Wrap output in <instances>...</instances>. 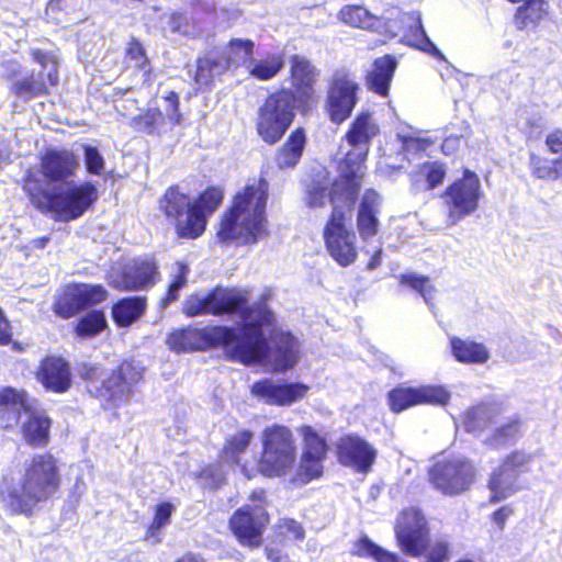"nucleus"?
I'll list each match as a JSON object with an SVG mask.
<instances>
[{
	"label": "nucleus",
	"mask_w": 562,
	"mask_h": 562,
	"mask_svg": "<svg viewBox=\"0 0 562 562\" xmlns=\"http://www.w3.org/2000/svg\"><path fill=\"white\" fill-rule=\"evenodd\" d=\"M262 453L258 470L266 476L286 475L296 461V446L292 431L283 425H271L261 435Z\"/></svg>",
	"instance_id": "nucleus-10"
},
{
	"label": "nucleus",
	"mask_w": 562,
	"mask_h": 562,
	"mask_svg": "<svg viewBox=\"0 0 562 562\" xmlns=\"http://www.w3.org/2000/svg\"><path fill=\"white\" fill-rule=\"evenodd\" d=\"M446 177V168L438 161H426L419 166V170L412 176L413 188L416 191L431 190Z\"/></svg>",
	"instance_id": "nucleus-38"
},
{
	"label": "nucleus",
	"mask_w": 562,
	"mask_h": 562,
	"mask_svg": "<svg viewBox=\"0 0 562 562\" xmlns=\"http://www.w3.org/2000/svg\"><path fill=\"white\" fill-rule=\"evenodd\" d=\"M22 432L31 447H44L49 440L50 419L42 411L33 408L24 392L12 387L0 392V418L5 428L15 426L22 418Z\"/></svg>",
	"instance_id": "nucleus-8"
},
{
	"label": "nucleus",
	"mask_w": 562,
	"mask_h": 562,
	"mask_svg": "<svg viewBox=\"0 0 562 562\" xmlns=\"http://www.w3.org/2000/svg\"><path fill=\"white\" fill-rule=\"evenodd\" d=\"M105 297L106 291L100 284H74L57 297L54 312L63 318H69L90 305L101 303Z\"/></svg>",
	"instance_id": "nucleus-20"
},
{
	"label": "nucleus",
	"mask_w": 562,
	"mask_h": 562,
	"mask_svg": "<svg viewBox=\"0 0 562 562\" xmlns=\"http://www.w3.org/2000/svg\"><path fill=\"white\" fill-rule=\"evenodd\" d=\"M401 283L406 284L414 291L418 292L423 296L425 303L428 306L434 307L432 301L435 299L436 289L428 277L413 272L405 273L401 276Z\"/></svg>",
	"instance_id": "nucleus-42"
},
{
	"label": "nucleus",
	"mask_w": 562,
	"mask_h": 562,
	"mask_svg": "<svg viewBox=\"0 0 562 562\" xmlns=\"http://www.w3.org/2000/svg\"><path fill=\"white\" fill-rule=\"evenodd\" d=\"M514 515V508L512 505H505L495 510L491 519L497 526L499 530H504L506 521Z\"/></svg>",
	"instance_id": "nucleus-56"
},
{
	"label": "nucleus",
	"mask_w": 562,
	"mask_h": 562,
	"mask_svg": "<svg viewBox=\"0 0 562 562\" xmlns=\"http://www.w3.org/2000/svg\"><path fill=\"white\" fill-rule=\"evenodd\" d=\"M299 101L291 90H280L270 94L259 108L257 131L269 144L277 143L286 132L294 119Z\"/></svg>",
	"instance_id": "nucleus-11"
},
{
	"label": "nucleus",
	"mask_w": 562,
	"mask_h": 562,
	"mask_svg": "<svg viewBox=\"0 0 562 562\" xmlns=\"http://www.w3.org/2000/svg\"><path fill=\"white\" fill-rule=\"evenodd\" d=\"M254 43L250 40L233 38L227 53L211 52L198 59L195 82L206 87L224 74L232 64L245 63L252 54Z\"/></svg>",
	"instance_id": "nucleus-13"
},
{
	"label": "nucleus",
	"mask_w": 562,
	"mask_h": 562,
	"mask_svg": "<svg viewBox=\"0 0 562 562\" xmlns=\"http://www.w3.org/2000/svg\"><path fill=\"white\" fill-rule=\"evenodd\" d=\"M396 138L401 143L402 153L408 161L415 156L422 155L430 146L428 139L416 136V133L411 128L397 131Z\"/></svg>",
	"instance_id": "nucleus-40"
},
{
	"label": "nucleus",
	"mask_w": 562,
	"mask_h": 562,
	"mask_svg": "<svg viewBox=\"0 0 562 562\" xmlns=\"http://www.w3.org/2000/svg\"><path fill=\"white\" fill-rule=\"evenodd\" d=\"M339 18L345 24L370 32L384 29L385 35H397L398 32L402 35H427L419 12H402L396 7L379 16L362 5H346L340 10Z\"/></svg>",
	"instance_id": "nucleus-9"
},
{
	"label": "nucleus",
	"mask_w": 562,
	"mask_h": 562,
	"mask_svg": "<svg viewBox=\"0 0 562 562\" xmlns=\"http://www.w3.org/2000/svg\"><path fill=\"white\" fill-rule=\"evenodd\" d=\"M246 329L214 326L210 328H184L171 333L167 344L169 348L180 351L200 350L212 346H224L233 360L249 364L270 361L278 370H288L297 361V341L290 333H274L270 341L263 331L252 325Z\"/></svg>",
	"instance_id": "nucleus-1"
},
{
	"label": "nucleus",
	"mask_w": 562,
	"mask_h": 562,
	"mask_svg": "<svg viewBox=\"0 0 562 562\" xmlns=\"http://www.w3.org/2000/svg\"><path fill=\"white\" fill-rule=\"evenodd\" d=\"M65 5L66 0H49L45 10L46 16L57 23L61 22L58 15L64 11Z\"/></svg>",
	"instance_id": "nucleus-58"
},
{
	"label": "nucleus",
	"mask_w": 562,
	"mask_h": 562,
	"mask_svg": "<svg viewBox=\"0 0 562 562\" xmlns=\"http://www.w3.org/2000/svg\"><path fill=\"white\" fill-rule=\"evenodd\" d=\"M144 368L139 362L124 361L108 378L102 379L98 364L82 363L79 375L88 382V392L106 404L117 407L133 395V387L140 381Z\"/></svg>",
	"instance_id": "nucleus-7"
},
{
	"label": "nucleus",
	"mask_w": 562,
	"mask_h": 562,
	"mask_svg": "<svg viewBox=\"0 0 562 562\" xmlns=\"http://www.w3.org/2000/svg\"><path fill=\"white\" fill-rule=\"evenodd\" d=\"M355 176L348 172L346 179L333 183L329 190L327 184L313 183L307 191V204L311 207H322L327 201L335 204L338 200L352 203L358 193Z\"/></svg>",
	"instance_id": "nucleus-25"
},
{
	"label": "nucleus",
	"mask_w": 562,
	"mask_h": 562,
	"mask_svg": "<svg viewBox=\"0 0 562 562\" xmlns=\"http://www.w3.org/2000/svg\"><path fill=\"white\" fill-rule=\"evenodd\" d=\"M12 340L10 322L0 308V345H8Z\"/></svg>",
	"instance_id": "nucleus-60"
},
{
	"label": "nucleus",
	"mask_w": 562,
	"mask_h": 562,
	"mask_svg": "<svg viewBox=\"0 0 562 562\" xmlns=\"http://www.w3.org/2000/svg\"><path fill=\"white\" fill-rule=\"evenodd\" d=\"M183 312L190 317L237 313L240 317V326L237 329L250 326L247 317L252 321L254 327L263 334L267 331L271 336L274 333H282L274 327L273 313L265 302L249 306L246 295L236 289L216 288L205 296L191 295L183 303Z\"/></svg>",
	"instance_id": "nucleus-5"
},
{
	"label": "nucleus",
	"mask_w": 562,
	"mask_h": 562,
	"mask_svg": "<svg viewBox=\"0 0 562 562\" xmlns=\"http://www.w3.org/2000/svg\"><path fill=\"white\" fill-rule=\"evenodd\" d=\"M324 239L330 256L340 266L348 267L357 258L356 235L345 225V213L335 205L324 229Z\"/></svg>",
	"instance_id": "nucleus-15"
},
{
	"label": "nucleus",
	"mask_w": 562,
	"mask_h": 562,
	"mask_svg": "<svg viewBox=\"0 0 562 562\" xmlns=\"http://www.w3.org/2000/svg\"><path fill=\"white\" fill-rule=\"evenodd\" d=\"M77 156L67 148H48L41 155L40 171L50 183H60L48 189L37 173L29 172L23 189L31 203L38 210L52 211L63 221L80 217L97 200L98 192L90 182L81 184L69 180L77 168Z\"/></svg>",
	"instance_id": "nucleus-2"
},
{
	"label": "nucleus",
	"mask_w": 562,
	"mask_h": 562,
	"mask_svg": "<svg viewBox=\"0 0 562 562\" xmlns=\"http://www.w3.org/2000/svg\"><path fill=\"white\" fill-rule=\"evenodd\" d=\"M548 3L544 0H524L515 14V24L519 31L535 26L546 14Z\"/></svg>",
	"instance_id": "nucleus-39"
},
{
	"label": "nucleus",
	"mask_w": 562,
	"mask_h": 562,
	"mask_svg": "<svg viewBox=\"0 0 562 562\" xmlns=\"http://www.w3.org/2000/svg\"><path fill=\"white\" fill-rule=\"evenodd\" d=\"M546 145L553 154L562 153V130H555L546 137Z\"/></svg>",
	"instance_id": "nucleus-57"
},
{
	"label": "nucleus",
	"mask_w": 562,
	"mask_h": 562,
	"mask_svg": "<svg viewBox=\"0 0 562 562\" xmlns=\"http://www.w3.org/2000/svg\"><path fill=\"white\" fill-rule=\"evenodd\" d=\"M106 326L104 313L101 311H91L82 316L76 327L78 336L87 337L100 333Z\"/></svg>",
	"instance_id": "nucleus-44"
},
{
	"label": "nucleus",
	"mask_w": 562,
	"mask_h": 562,
	"mask_svg": "<svg viewBox=\"0 0 562 562\" xmlns=\"http://www.w3.org/2000/svg\"><path fill=\"white\" fill-rule=\"evenodd\" d=\"M403 42L409 46H413L439 60L446 61L443 54L440 49L430 41V37H403Z\"/></svg>",
	"instance_id": "nucleus-50"
},
{
	"label": "nucleus",
	"mask_w": 562,
	"mask_h": 562,
	"mask_svg": "<svg viewBox=\"0 0 562 562\" xmlns=\"http://www.w3.org/2000/svg\"><path fill=\"white\" fill-rule=\"evenodd\" d=\"M379 206L380 195L373 190H367L361 198L357 212V229L361 240L366 244L363 247L366 254L371 252L368 246L379 232Z\"/></svg>",
	"instance_id": "nucleus-26"
},
{
	"label": "nucleus",
	"mask_w": 562,
	"mask_h": 562,
	"mask_svg": "<svg viewBox=\"0 0 562 562\" xmlns=\"http://www.w3.org/2000/svg\"><path fill=\"white\" fill-rule=\"evenodd\" d=\"M252 438V431L247 429L238 430L226 438L221 453L223 463L233 467L235 470L239 469L247 479H251L254 476L255 469H249L246 464H243L241 456L246 452Z\"/></svg>",
	"instance_id": "nucleus-29"
},
{
	"label": "nucleus",
	"mask_w": 562,
	"mask_h": 562,
	"mask_svg": "<svg viewBox=\"0 0 562 562\" xmlns=\"http://www.w3.org/2000/svg\"><path fill=\"white\" fill-rule=\"evenodd\" d=\"M463 135L464 134H460V135L450 134L449 136H447L441 145L442 151L446 155H450V154L454 153L457 150V148L459 147L460 137H463Z\"/></svg>",
	"instance_id": "nucleus-61"
},
{
	"label": "nucleus",
	"mask_w": 562,
	"mask_h": 562,
	"mask_svg": "<svg viewBox=\"0 0 562 562\" xmlns=\"http://www.w3.org/2000/svg\"><path fill=\"white\" fill-rule=\"evenodd\" d=\"M11 91L22 100H31L47 91L46 81L43 79L42 72L37 77L31 75L13 82Z\"/></svg>",
	"instance_id": "nucleus-41"
},
{
	"label": "nucleus",
	"mask_w": 562,
	"mask_h": 562,
	"mask_svg": "<svg viewBox=\"0 0 562 562\" xmlns=\"http://www.w3.org/2000/svg\"><path fill=\"white\" fill-rule=\"evenodd\" d=\"M381 256H382V248L380 246H375L373 249V255L368 263V268L370 270H373L381 265Z\"/></svg>",
	"instance_id": "nucleus-64"
},
{
	"label": "nucleus",
	"mask_w": 562,
	"mask_h": 562,
	"mask_svg": "<svg viewBox=\"0 0 562 562\" xmlns=\"http://www.w3.org/2000/svg\"><path fill=\"white\" fill-rule=\"evenodd\" d=\"M37 379L46 390L64 393L71 385L69 364L60 357H46L41 362Z\"/></svg>",
	"instance_id": "nucleus-28"
},
{
	"label": "nucleus",
	"mask_w": 562,
	"mask_h": 562,
	"mask_svg": "<svg viewBox=\"0 0 562 562\" xmlns=\"http://www.w3.org/2000/svg\"><path fill=\"white\" fill-rule=\"evenodd\" d=\"M449 557V543L445 540L435 541L427 554V562H443Z\"/></svg>",
	"instance_id": "nucleus-54"
},
{
	"label": "nucleus",
	"mask_w": 562,
	"mask_h": 562,
	"mask_svg": "<svg viewBox=\"0 0 562 562\" xmlns=\"http://www.w3.org/2000/svg\"><path fill=\"white\" fill-rule=\"evenodd\" d=\"M175 510V507L169 502L160 503L156 506L155 517L153 522L156 524V526L165 527L169 524L170 517L172 515V512Z\"/></svg>",
	"instance_id": "nucleus-55"
},
{
	"label": "nucleus",
	"mask_w": 562,
	"mask_h": 562,
	"mask_svg": "<svg viewBox=\"0 0 562 562\" xmlns=\"http://www.w3.org/2000/svg\"><path fill=\"white\" fill-rule=\"evenodd\" d=\"M269 183L260 178L238 192L221 220L217 238L222 244L255 245L269 235L266 206Z\"/></svg>",
	"instance_id": "nucleus-3"
},
{
	"label": "nucleus",
	"mask_w": 562,
	"mask_h": 562,
	"mask_svg": "<svg viewBox=\"0 0 562 562\" xmlns=\"http://www.w3.org/2000/svg\"><path fill=\"white\" fill-rule=\"evenodd\" d=\"M283 66L284 60L281 55H271L267 58L252 61L250 74L260 80H269L273 78Z\"/></svg>",
	"instance_id": "nucleus-43"
},
{
	"label": "nucleus",
	"mask_w": 562,
	"mask_h": 562,
	"mask_svg": "<svg viewBox=\"0 0 562 562\" xmlns=\"http://www.w3.org/2000/svg\"><path fill=\"white\" fill-rule=\"evenodd\" d=\"M306 144L305 133L302 128L292 132L277 151L276 164L280 169L294 168L300 161Z\"/></svg>",
	"instance_id": "nucleus-34"
},
{
	"label": "nucleus",
	"mask_w": 562,
	"mask_h": 562,
	"mask_svg": "<svg viewBox=\"0 0 562 562\" xmlns=\"http://www.w3.org/2000/svg\"><path fill=\"white\" fill-rule=\"evenodd\" d=\"M164 527L161 526H156L155 522H151V525L149 526L148 530H147V533H146V538L147 540L151 541L153 543H158L161 541V537H160V530L162 529Z\"/></svg>",
	"instance_id": "nucleus-63"
},
{
	"label": "nucleus",
	"mask_w": 562,
	"mask_h": 562,
	"mask_svg": "<svg viewBox=\"0 0 562 562\" xmlns=\"http://www.w3.org/2000/svg\"><path fill=\"white\" fill-rule=\"evenodd\" d=\"M358 89L348 71H336L328 92V112L333 122L341 123L350 116L357 103Z\"/></svg>",
	"instance_id": "nucleus-18"
},
{
	"label": "nucleus",
	"mask_w": 562,
	"mask_h": 562,
	"mask_svg": "<svg viewBox=\"0 0 562 562\" xmlns=\"http://www.w3.org/2000/svg\"><path fill=\"white\" fill-rule=\"evenodd\" d=\"M389 404L394 413L403 412L419 404L445 405L450 398L442 386L423 385L419 387L398 386L389 392Z\"/></svg>",
	"instance_id": "nucleus-21"
},
{
	"label": "nucleus",
	"mask_w": 562,
	"mask_h": 562,
	"mask_svg": "<svg viewBox=\"0 0 562 562\" xmlns=\"http://www.w3.org/2000/svg\"><path fill=\"white\" fill-rule=\"evenodd\" d=\"M165 100V112L168 119L175 124H180L182 121V114L179 112V97L176 92L170 91L164 98Z\"/></svg>",
	"instance_id": "nucleus-52"
},
{
	"label": "nucleus",
	"mask_w": 562,
	"mask_h": 562,
	"mask_svg": "<svg viewBox=\"0 0 562 562\" xmlns=\"http://www.w3.org/2000/svg\"><path fill=\"white\" fill-rule=\"evenodd\" d=\"M481 196V181L477 175L465 169L463 177L451 183L445 192L449 224L456 225L474 213L479 207Z\"/></svg>",
	"instance_id": "nucleus-14"
},
{
	"label": "nucleus",
	"mask_w": 562,
	"mask_h": 562,
	"mask_svg": "<svg viewBox=\"0 0 562 562\" xmlns=\"http://www.w3.org/2000/svg\"><path fill=\"white\" fill-rule=\"evenodd\" d=\"M162 122V113L158 109H148L146 112L133 117V127L146 134H154Z\"/></svg>",
	"instance_id": "nucleus-48"
},
{
	"label": "nucleus",
	"mask_w": 562,
	"mask_h": 562,
	"mask_svg": "<svg viewBox=\"0 0 562 562\" xmlns=\"http://www.w3.org/2000/svg\"><path fill=\"white\" fill-rule=\"evenodd\" d=\"M476 470L464 457L445 458L429 470V481L445 495H458L474 483Z\"/></svg>",
	"instance_id": "nucleus-12"
},
{
	"label": "nucleus",
	"mask_w": 562,
	"mask_h": 562,
	"mask_svg": "<svg viewBox=\"0 0 562 562\" xmlns=\"http://www.w3.org/2000/svg\"><path fill=\"white\" fill-rule=\"evenodd\" d=\"M222 200L223 193L216 188L206 189L192 201L178 187H170L160 200V209L175 224L180 238L195 239L204 233L209 217Z\"/></svg>",
	"instance_id": "nucleus-6"
},
{
	"label": "nucleus",
	"mask_w": 562,
	"mask_h": 562,
	"mask_svg": "<svg viewBox=\"0 0 562 562\" xmlns=\"http://www.w3.org/2000/svg\"><path fill=\"white\" fill-rule=\"evenodd\" d=\"M487 487L491 492L490 503L493 504L501 503L522 490L519 476L503 464L491 473Z\"/></svg>",
	"instance_id": "nucleus-30"
},
{
	"label": "nucleus",
	"mask_w": 562,
	"mask_h": 562,
	"mask_svg": "<svg viewBox=\"0 0 562 562\" xmlns=\"http://www.w3.org/2000/svg\"><path fill=\"white\" fill-rule=\"evenodd\" d=\"M533 459L535 453L532 452L515 450L505 457L502 464L516 475L520 476L522 473H527L529 471V465Z\"/></svg>",
	"instance_id": "nucleus-47"
},
{
	"label": "nucleus",
	"mask_w": 562,
	"mask_h": 562,
	"mask_svg": "<svg viewBox=\"0 0 562 562\" xmlns=\"http://www.w3.org/2000/svg\"><path fill=\"white\" fill-rule=\"evenodd\" d=\"M188 23V18L186 13L182 12H173L169 15L168 19V27L172 33L181 32L183 25Z\"/></svg>",
	"instance_id": "nucleus-59"
},
{
	"label": "nucleus",
	"mask_w": 562,
	"mask_h": 562,
	"mask_svg": "<svg viewBox=\"0 0 562 562\" xmlns=\"http://www.w3.org/2000/svg\"><path fill=\"white\" fill-rule=\"evenodd\" d=\"M11 149L9 143L0 136V168L10 161L11 159Z\"/></svg>",
	"instance_id": "nucleus-62"
},
{
	"label": "nucleus",
	"mask_w": 562,
	"mask_h": 562,
	"mask_svg": "<svg viewBox=\"0 0 562 562\" xmlns=\"http://www.w3.org/2000/svg\"><path fill=\"white\" fill-rule=\"evenodd\" d=\"M301 435L304 439V452L301 458V469L310 479L318 477L323 471L327 447L325 441L316 434L311 426H303Z\"/></svg>",
	"instance_id": "nucleus-27"
},
{
	"label": "nucleus",
	"mask_w": 562,
	"mask_h": 562,
	"mask_svg": "<svg viewBox=\"0 0 562 562\" xmlns=\"http://www.w3.org/2000/svg\"><path fill=\"white\" fill-rule=\"evenodd\" d=\"M524 428V422L519 416L510 417L487 436L483 442L493 449L505 448L515 443L522 436Z\"/></svg>",
	"instance_id": "nucleus-35"
},
{
	"label": "nucleus",
	"mask_w": 562,
	"mask_h": 562,
	"mask_svg": "<svg viewBox=\"0 0 562 562\" xmlns=\"http://www.w3.org/2000/svg\"><path fill=\"white\" fill-rule=\"evenodd\" d=\"M59 485L56 459L50 453H38L24 462L19 484L1 490L0 496L12 514L31 515L37 504L57 492Z\"/></svg>",
	"instance_id": "nucleus-4"
},
{
	"label": "nucleus",
	"mask_w": 562,
	"mask_h": 562,
	"mask_svg": "<svg viewBox=\"0 0 562 562\" xmlns=\"http://www.w3.org/2000/svg\"><path fill=\"white\" fill-rule=\"evenodd\" d=\"M308 386L303 383L278 384L271 379L255 382L251 392L269 405L286 406L304 397Z\"/></svg>",
	"instance_id": "nucleus-23"
},
{
	"label": "nucleus",
	"mask_w": 562,
	"mask_h": 562,
	"mask_svg": "<svg viewBox=\"0 0 562 562\" xmlns=\"http://www.w3.org/2000/svg\"><path fill=\"white\" fill-rule=\"evenodd\" d=\"M189 268L183 262H177L173 268V279L168 286L166 297L162 300L164 305H167L179 297L180 291L184 288L188 281Z\"/></svg>",
	"instance_id": "nucleus-46"
},
{
	"label": "nucleus",
	"mask_w": 562,
	"mask_h": 562,
	"mask_svg": "<svg viewBox=\"0 0 562 562\" xmlns=\"http://www.w3.org/2000/svg\"><path fill=\"white\" fill-rule=\"evenodd\" d=\"M127 56L135 60L136 67L146 71V66L148 64V58L146 56L144 47L133 37V41L130 43L127 48Z\"/></svg>",
	"instance_id": "nucleus-53"
},
{
	"label": "nucleus",
	"mask_w": 562,
	"mask_h": 562,
	"mask_svg": "<svg viewBox=\"0 0 562 562\" xmlns=\"http://www.w3.org/2000/svg\"><path fill=\"white\" fill-rule=\"evenodd\" d=\"M339 462L356 471L366 473L374 463L376 458L375 449L359 436L349 435L337 443Z\"/></svg>",
	"instance_id": "nucleus-22"
},
{
	"label": "nucleus",
	"mask_w": 562,
	"mask_h": 562,
	"mask_svg": "<svg viewBox=\"0 0 562 562\" xmlns=\"http://www.w3.org/2000/svg\"><path fill=\"white\" fill-rule=\"evenodd\" d=\"M291 75L293 85L299 93L296 97L300 103L307 102L313 93V83L316 71L310 61L302 56L294 55L291 59Z\"/></svg>",
	"instance_id": "nucleus-32"
},
{
	"label": "nucleus",
	"mask_w": 562,
	"mask_h": 562,
	"mask_svg": "<svg viewBox=\"0 0 562 562\" xmlns=\"http://www.w3.org/2000/svg\"><path fill=\"white\" fill-rule=\"evenodd\" d=\"M396 67L397 61L392 55L376 58L373 61L372 69L368 71L366 77L369 90L382 97L387 95Z\"/></svg>",
	"instance_id": "nucleus-31"
},
{
	"label": "nucleus",
	"mask_w": 562,
	"mask_h": 562,
	"mask_svg": "<svg viewBox=\"0 0 562 562\" xmlns=\"http://www.w3.org/2000/svg\"><path fill=\"white\" fill-rule=\"evenodd\" d=\"M85 164L88 172L100 175L104 169V159L97 147L83 146Z\"/></svg>",
	"instance_id": "nucleus-51"
},
{
	"label": "nucleus",
	"mask_w": 562,
	"mask_h": 562,
	"mask_svg": "<svg viewBox=\"0 0 562 562\" xmlns=\"http://www.w3.org/2000/svg\"><path fill=\"white\" fill-rule=\"evenodd\" d=\"M268 524V514L263 506H244L237 509L229 520L233 533L243 546L258 547L261 533Z\"/></svg>",
	"instance_id": "nucleus-19"
},
{
	"label": "nucleus",
	"mask_w": 562,
	"mask_h": 562,
	"mask_svg": "<svg viewBox=\"0 0 562 562\" xmlns=\"http://www.w3.org/2000/svg\"><path fill=\"white\" fill-rule=\"evenodd\" d=\"M157 274V266L153 260L137 258L123 268L122 273L113 280V285L120 290H144L155 284Z\"/></svg>",
	"instance_id": "nucleus-24"
},
{
	"label": "nucleus",
	"mask_w": 562,
	"mask_h": 562,
	"mask_svg": "<svg viewBox=\"0 0 562 562\" xmlns=\"http://www.w3.org/2000/svg\"><path fill=\"white\" fill-rule=\"evenodd\" d=\"M452 355L459 362L485 363L490 352L483 344L453 337L450 340Z\"/></svg>",
	"instance_id": "nucleus-36"
},
{
	"label": "nucleus",
	"mask_w": 562,
	"mask_h": 562,
	"mask_svg": "<svg viewBox=\"0 0 562 562\" xmlns=\"http://www.w3.org/2000/svg\"><path fill=\"white\" fill-rule=\"evenodd\" d=\"M395 535L402 550L414 558L420 557L429 543L426 518L417 508L404 509L400 514Z\"/></svg>",
	"instance_id": "nucleus-16"
},
{
	"label": "nucleus",
	"mask_w": 562,
	"mask_h": 562,
	"mask_svg": "<svg viewBox=\"0 0 562 562\" xmlns=\"http://www.w3.org/2000/svg\"><path fill=\"white\" fill-rule=\"evenodd\" d=\"M529 166L536 178L554 180L552 160L531 154Z\"/></svg>",
	"instance_id": "nucleus-49"
},
{
	"label": "nucleus",
	"mask_w": 562,
	"mask_h": 562,
	"mask_svg": "<svg viewBox=\"0 0 562 562\" xmlns=\"http://www.w3.org/2000/svg\"><path fill=\"white\" fill-rule=\"evenodd\" d=\"M501 414V407L494 403H482L464 413L463 425L469 432H482Z\"/></svg>",
	"instance_id": "nucleus-33"
},
{
	"label": "nucleus",
	"mask_w": 562,
	"mask_h": 562,
	"mask_svg": "<svg viewBox=\"0 0 562 562\" xmlns=\"http://www.w3.org/2000/svg\"><path fill=\"white\" fill-rule=\"evenodd\" d=\"M145 296L122 299L112 308L113 319L121 327L130 326L145 312Z\"/></svg>",
	"instance_id": "nucleus-37"
},
{
	"label": "nucleus",
	"mask_w": 562,
	"mask_h": 562,
	"mask_svg": "<svg viewBox=\"0 0 562 562\" xmlns=\"http://www.w3.org/2000/svg\"><path fill=\"white\" fill-rule=\"evenodd\" d=\"M32 56L42 67L43 79L46 85L56 86L58 83V63L54 54L43 53L40 49H33Z\"/></svg>",
	"instance_id": "nucleus-45"
},
{
	"label": "nucleus",
	"mask_w": 562,
	"mask_h": 562,
	"mask_svg": "<svg viewBox=\"0 0 562 562\" xmlns=\"http://www.w3.org/2000/svg\"><path fill=\"white\" fill-rule=\"evenodd\" d=\"M380 130L369 113H360L353 120L346 134L348 144L352 147L346 154L345 165L350 167L347 172L357 176L362 162L369 153L371 140L379 134Z\"/></svg>",
	"instance_id": "nucleus-17"
}]
</instances>
